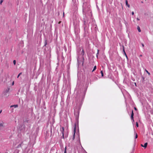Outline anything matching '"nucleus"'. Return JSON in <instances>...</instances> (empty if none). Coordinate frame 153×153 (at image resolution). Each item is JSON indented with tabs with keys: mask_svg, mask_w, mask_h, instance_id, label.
I'll return each mask as SVG.
<instances>
[{
	"mask_svg": "<svg viewBox=\"0 0 153 153\" xmlns=\"http://www.w3.org/2000/svg\"><path fill=\"white\" fill-rule=\"evenodd\" d=\"M125 56H126V57L127 58V59L128 58V57H127V56L126 54Z\"/></svg>",
	"mask_w": 153,
	"mask_h": 153,
	"instance_id": "nucleus-33",
	"label": "nucleus"
},
{
	"mask_svg": "<svg viewBox=\"0 0 153 153\" xmlns=\"http://www.w3.org/2000/svg\"><path fill=\"white\" fill-rule=\"evenodd\" d=\"M22 74V73H20L18 75V76H17V78H19V76Z\"/></svg>",
	"mask_w": 153,
	"mask_h": 153,
	"instance_id": "nucleus-22",
	"label": "nucleus"
},
{
	"mask_svg": "<svg viewBox=\"0 0 153 153\" xmlns=\"http://www.w3.org/2000/svg\"><path fill=\"white\" fill-rule=\"evenodd\" d=\"M18 107V105H12L10 106V108L14 107L15 108H17V107Z\"/></svg>",
	"mask_w": 153,
	"mask_h": 153,
	"instance_id": "nucleus-8",
	"label": "nucleus"
},
{
	"mask_svg": "<svg viewBox=\"0 0 153 153\" xmlns=\"http://www.w3.org/2000/svg\"><path fill=\"white\" fill-rule=\"evenodd\" d=\"M99 50H97V53L96 54V56H97V57H98V54H99Z\"/></svg>",
	"mask_w": 153,
	"mask_h": 153,
	"instance_id": "nucleus-17",
	"label": "nucleus"
},
{
	"mask_svg": "<svg viewBox=\"0 0 153 153\" xmlns=\"http://www.w3.org/2000/svg\"><path fill=\"white\" fill-rule=\"evenodd\" d=\"M52 151H52V150H51V152H50V153H51V152H52Z\"/></svg>",
	"mask_w": 153,
	"mask_h": 153,
	"instance_id": "nucleus-36",
	"label": "nucleus"
},
{
	"mask_svg": "<svg viewBox=\"0 0 153 153\" xmlns=\"http://www.w3.org/2000/svg\"><path fill=\"white\" fill-rule=\"evenodd\" d=\"M81 53H82V54H83V55L84 54V51L83 49L82 50Z\"/></svg>",
	"mask_w": 153,
	"mask_h": 153,
	"instance_id": "nucleus-19",
	"label": "nucleus"
},
{
	"mask_svg": "<svg viewBox=\"0 0 153 153\" xmlns=\"http://www.w3.org/2000/svg\"><path fill=\"white\" fill-rule=\"evenodd\" d=\"M23 126V128H25V126H23H23Z\"/></svg>",
	"mask_w": 153,
	"mask_h": 153,
	"instance_id": "nucleus-39",
	"label": "nucleus"
},
{
	"mask_svg": "<svg viewBox=\"0 0 153 153\" xmlns=\"http://www.w3.org/2000/svg\"><path fill=\"white\" fill-rule=\"evenodd\" d=\"M133 74H134V75H135V73H134Z\"/></svg>",
	"mask_w": 153,
	"mask_h": 153,
	"instance_id": "nucleus-45",
	"label": "nucleus"
},
{
	"mask_svg": "<svg viewBox=\"0 0 153 153\" xmlns=\"http://www.w3.org/2000/svg\"><path fill=\"white\" fill-rule=\"evenodd\" d=\"M24 122L27 123H31V121L28 118H26L24 120Z\"/></svg>",
	"mask_w": 153,
	"mask_h": 153,
	"instance_id": "nucleus-5",
	"label": "nucleus"
},
{
	"mask_svg": "<svg viewBox=\"0 0 153 153\" xmlns=\"http://www.w3.org/2000/svg\"><path fill=\"white\" fill-rule=\"evenodd\" d=\"M136 126H137V127H138V124L137 122L136 123Z\"/></svg>",
	"mask_w": 153,
	"mask_h": 153,
	"instance_id": "nucleus-24",
	"label": "nucleus"
},
{
	"mask_svg": "<svg viewBox=\"0 0 153 153\" xmlns=\"http://www.w3.org/2000/svg\"><path fill=\"white\" fill-rule=\"evenodd\" d=\"M47 44V42H46V41H45V43L44 46H45Z\"/></svg>",
	"mask_w": 153,
	"mask_h": 153,
	"instance_id": "nucleus-25",
	"label": "nucleus"
},
{
	"mask_svg": "<svg viewBox=\"0 0 153 153\" xmlns=\"http://www.w3.org/2000/svg\"><path fill=\"white\" fill-rule=\"evenodd\" d=\"M134 135H135V139H136L137 138V133L134 132Z\"/></svg>",
	"mask_w": 153,
	"mask_h": 153,
	"instance_id": "nucleus-11",
	"label": "nucleus"
},
{
	"mask_svg": "<svg viewBox=\"0 0 153 153\" xmlns=\"http://www.w3.org/2000/svg\"><path fill=\"white\" fill-rule=\"evenodd\" d=\"M74 115L76 116V119H78L79 117V112H76V111H74Z\"/></svg>",
	"mask_w": 153,
	"mask_h": 153,
	"instance_id": "nucleus-3",
	"label": "nucleus"
},
{
	"mask_svg": "<svg viewBox=\"0 0 153 153\" xmlns=\"http://www.w3.org/2000/svg\"><path fill=\"white\" fill-rule=\"evenodd\" d=\"M141 146L143 147H144V146H143V144H141Z\"/></svg>",
	"mask_w": 153,
	"mask_h": 153,
	"instance_id": "nucleus-32",
	"label": "nucleus"
},
{
	"mask_svg": "<svg viewBox=\"0 0 153 153\" xmlns=\"http://www.w3.org/2000/svg\"><path fill=\"white\" fill-rule=\"evenodd\" d=\"M9 91V88L7 89H6L5 91V92L6 93H7Z\"/></svg>",
	"mask_w": 153,
	"mask_h": 153,
	"instance_id": "nucleus-20",
	"label": "nucleus"
},
{
	"mask_svg": "<svg viewBox=\"0 0 153 153\" xmlns=\"http://www.w3.org/2000/svg\"><path fill=\"white\" fill-rule=\"evenodd\" d=\"M3 0H1L0 2V4H2V3L3 2Z\"/></svg>",
	"mask_w": 153,
	"mask_h": 153,
	"instance_id": "nucleus-26",
	"label": "nucleus"
},
{
	"mask_svg": "<svg viewBox=\"0 0 153 153\" xmlns=\"http://www.w3.org/2000/svg\"><path fill=\"white\" fill-rule=\"evenodd\" d=\"M79 142H80V138H79Z\"/></svg>",
	"mask_w": 153,
	"mask_h": 153,
	"instance_id": "nucleus-40",
	"label": "nucleus"
},
{
	"mask_svg": "<svg viewBox=\"0 0 153 153\" xmlns=\"http://www.w3.org/2000/svg\"><path fill=\"white\" fill-rule=\"evenodd\" d=\"M125 24L126 25V24L127 23H126V21L125 20Z\"/></svg>",
	"mask_w": 153,
	"mask_h": 153,
	"instance_id": "nucleus-35",
	"label": "nucleus"
},
{
	"mask_svg": "<svg viewBox=\"0 0 153 153\" xmlns=\"http://www.w3.org/2000/svg\"><path fill=\"white\" fill-rule=\"evenodd\" d=\"M14 85V82H13L12 83V85Z\"/></svg>",
	"mask_w": 153,
	"mask_h": 153,
	"instance_id": "nucleus-37",
	"label": "nucleus"
},
{
	"mask_svg": "<svg viewBox=\"0 0 153 153\" xmlns=\"http://www.w3.org/2000/svg\"><path fill=\"white\" fill-rule=\"evenodd\" d=\"M1 112H2V110H1V111H0V114H1Z\"/></svg>",
	"mask_w": 153,
	"mask_h": 153,
	"instance_id": "nucleus-34",
	"label": "nucleus"
},
{
	"mask_svg": "<svg viewBox=\"0 0 153 153\" xmlns=\"http://www.w3.org/2000/svg\"><path fill=\"white\" fill-rule=\"evenodd\" d=\"M96 68H97V67H96V65H95L94 67V68H93V70L92 71V72H93L96 69Z\"/></svg>",
	"mask_w": 153,
	"mask_h": 153,
	"instance_id": "nucleus-13",
	"label": "nucleus"
},
{
	"mask_svg": "<svg viewBox=\"0 0 153 153\" xmlns=\"http://www.w3.org/2000/svg\"><path fill=\"white\" fill-rule=\"evenodd\" d=\"M133 80L134 81V79H133Z\"/></svg>",
	"mask_w": 153,
	"mask_h": 153,
	"instance_id": "nucleus-44",
	"label": "nucleus"
},
{
	"mask_svg": "<svg viewBox=\"0 0 153 153\" xmlns=\"http://www.w3.org/2000/svg\"><path fill=\"white\" fill-rule=\"evenodd\" d=\"M134 109L135 110H137V109H136V108H134Z\"/></svg>",
	"mask_w": 153,
	"mask_h": 153,
	"instance_id": "nucleus-38",
	"label": "nucleus"
},
{
	"mask_svg": "<svg viewBox=\"0 0 153 153\" xmlns=\"http://www.w3.org/2000/svg\"><path fill=\"white\" fill-rule=\"evenodd\" d=\"M3 126L2 123H0V126L1 127Z\"/></svg>",
	"mask_w": 153,
	"mask_h": 153,
	"instance_id": "nucleus-23",
	"label": "nucleus"
},
{
	"mask_svg": "<svg viewBox=\"0 0 153 153\" xmlns=\"http://www.w3.org/2000/svg\"><path fill=\"white\" fill-rule=\"evenodd\" d=\"M13 63L15 65H16V61L15 60H14L13 61Z\"/></svg>",
	"mask_w": 153,
	"mask_h": 153,
	"instance_id": "nucleus-21",
	"label": "nucleus"
},
{
	"mask_svg": "<svg viewBox=\"0 0 153 153\" xmlns=\"http://www.w3.org/2000/svg\"><path fill=\"white\" fill-rule=\"evenodd\" d=\"M67 147L65 146V150L64 151V153H67L66 152Z\"/></svg>",
	"mask_w": 153,
	"mask_h": 153,
	"instance_id": "nucleus-14",
	"label": "nucleus"
},
{
	"mask_svg": "<svg viewBox=\"0 0 153 153\" xmlns=\"http://www.w3.org/2000/svg\"><path fill=\"white\" fill-rule=\"evenodd\" d=\"M57 151H57V152H56V153H58V152Z\"/></svg>",
	"mask_w": 153,
	"mask_h": 153,
	"instance_id": "nucleus-41",
	"label": "nucleus"
},
{
	"mask_svg": "<svg viewBox=\"0 0 153 153\" xmlns=\"http://www.w3.org/2000/svg\"><path fill=\"white\" fill-rule=\"evenodd\" d=\"M146 73L148 74L149 75H150V74L149 72H148V71L146 70Z\"/></svg>",
	"mask_w": 153,
	"mask_h": 153,
	"instance_id": "nucleus-16",
	"label": "nucleus"
},
{
	"mask_svg": "<svg viewBox=\"0 0 153 153\" xmlns=\"http://www.w3.org/2000/svg\"><path fill=\"white\" fill-rule=\"evenodd\" d=\"M134 114L133 113V110H132L131 118V119L132 120L133 122H134V117H133Z\"/></svg>",
	"mask_w": 153,
	"mask_h": 153,
	"instance_id": "nucleus-4",
	"label": "nucleus"
},
{
	"mask_svg": "<svg viewBox=\"0 0 153 153\" xmlns=\"http://www.w3.org/2000/svg\"><path fill=\"white\" fill-rule=\"evenodd\" d=\"M61 131L62 133V136L64 137V128L63 127H62V128L61 129Z\"/></svg>",
	"mask_w": 153,
	"mask_h": 153,
	"instance_id": "nucleus-7",
	"label": "nucleus"
},
{
	"mask_svg": "<svg viewBox=\"0 0 153 153\" xmlns=\"http://www.w3.org/2000/svg\"><path fill=\"white\" fill-rule=\"evenodd\" d=\"M76 125H75V126L74 127V134L73 137V140L75 138V132H76Z\"/></svg>",
	"mask_w": 153,
	"mask_h": 153,
	"instance_id": "nucleus-6",
	"label": "nucleus"
},
{
	"mask_svg": "<svg viewBox=\"0 0 153 153\" xmlns=\"http://www.w3.org/2000/svg\"><path fill=\"white\" fill-rule=\"evenodd\" d=\"M142 45L143 47H144V45L143 44H142Z\"/></svg>",
	"mask_w": 153,
	"mask_h": 153,
	"instance_id": "nucleus-29",
	"label": "nucleus"
},
{
	"mask_svg": "<svg viewBox=\"0 0 153 153\" xmlns=\"http://www.w3.org/2000/svg\"><path fill=\"white\" fill-rule=\"evenodd\" d=\"M123 53H124V54H125V55H126V52H125V50H124V46H123Z\"/></svg>",
	"mask_w": 153,
	"mask_h": 153,
	"instance_id": "nucleus-15",
	"label": "nucleus"
},
{
	"mask_svg": "<svg viewBox=\"0 0 153 153\" xmlns=\"http://www.w3.org/2000/svg\"><path fill=\"white\" fill-rule=\"evenodd\" d=\"M140 56H142V55H140Z\"/></svg>",
	"mask_w": 153,
	"mask_h": 153,
	"instance_id": "nucleus-42",
	"label": "nucleus"
},
{
	"mask_svg": "<svg viewBox=\"0 0 153 153\" xmlns=\"http://www.w3.org/2000/svg\"><path fill=\"white\" fill-rule=\"evenodd\" d=\"M137 20H138V21H139V20H140V19H139V18H137Z\"/></svg>",
	"mask_w": 153,
	"mask_h": 153,
	"instance_id": "nucleus-30",
	"label": "nucleus"
},
{
	"mask_svg": "<svg viewBox=\"0 0 153 153\" xmlns=\"http://www.w3.org/2000/svg\"><path fill=\"white\" fill-rule=\"evenodd\" d=\"M137 29L138 30V31L139 32H141V30L140 29V28L139 26H138L137 27Z\"/></svg>",
	"mask_w": 153,
	"mask_h": 153,
	"instance_id": "nucleus-10",
	"label": "nucleus"
},
{
	"mask_svg": "<svg viewBox=\"0 0 153 153\" xmlns=\"http://www.w3.org/2000/svg\"><path fill=\"white\" fill-rule=\"evenodd\" d=\"M147 143H145L144 145H143L144 146V147L145 148L146 147H147Z\"/></svg>",
	"mask_w": 153,
	"mask_h": 153,
	"instance_id": "nucleus-12",
	"label": "nucleus"
},
{
	"mask_svg": "<svg viewBox=\"0 0 153 153\" xmlns=\"http://www.w3.org/2000/svg\"><path fill=\"white\" fill-rule=\"evenodd\" d=\"M83 98V97L82 96L80 97L79 99V102H76V105H78L79 104L80 105H81L82 104V101Z\"/></svg>",
	"mask_w": 153,
	"mask_h": 153,
	"instance_id": "nucleus-2",
	"label": "nucleus"
},
{
	"mask_svg": "<svg viewBox=\"0 0 153 153\" xmlns=\"http://www.w3.org/2000/svg\"><path fill=\"white\" fill-rule=\"evenodd\" d=\"M135 85H136V83H135Z\"/></svg>",
	"mask_w": 153,
	"mask_h": 153,
	"instance_id": "nucleus-46",
	"label": "nucleus"
},
{
	"mask_svg": "<svg viewBox=\"0 0 153 153\" xmlns=\"http://www.w3.org/2000/svg\"><path fill=\"white\" fill-rule=\"evenodd\" d=\"M126 5L128 7H130V5L128 3V1L127 0H126Z\"/></svg>",
	"mask_w": 153,
	"mask_h": 153,
	"instance_id": "nucleus-9",
	"label": "nucleus"
},
{
	"mask_svg": "<svg viewBox=\"0 0 153 153\" xmlns=\"http://www.w3.org/2000/svg\"><path fill=\"white\" fill-rule=\"evenodd\" d=\"M134 150V148L133 150ZM131 153H134V150H133V151L132 152H131Z\"/></svg>",
	"mask_w": 153,
	"mask_h": 153,
	"instance_id": "nucleus-31",
	"label": "nucleus"
},
{
	"mask_svg": "<svg viewBox=\"0 0 153 153\" xmlns=\"http://www.w3.org/2000/svg\"><path fill=\"white\" fill-rule=\"evenodd\" d=\"M142 78L143 79V80H144L145 78L143 76H142Z\"/></svg>",
	"mask_w": 153,
	"mask_h": 153,
	"instance_id": "nucleus-28",
	"label": "nucleus"
},
{
	"mask_svg": "<svg viewBox=\"0 0 153 153\" xmlns=\"http://www.w3.org/2000/svg\"><path fill=\"white\" fill-rule=\"evenodd\" d=\"M83 12L86 13L87 12H90V5L88 1H84L82 6Z\"/></svg>",
	"mask_w": 153,
	"mask_h": 153,
	"instance_id": "nucleus-1",
	"label": "nucleus"
},
{
	"mask_svg": "<svg viewBox=\"0 0 153 153\" xmlns=\"http://www.w3.org/2000/svg\"><path fill=\"white\" fill-rule=\"evenodd\" d=\"M101 75L102 76H103V71H101Z\"/></svg>",
	"mask_w": 153,
	"mask_h": 153,
	"instance_id": "nucleus-18",
	"label": "nucleus"
},
{
	"mask_svg": "<svg viewBox=\"0 0 153 153\" xmlns=\"http://www.w3.org/2000/svg\"><path fill=\"white\" fill-rule=\"evenodd\" d=\"M133 80L134 81V79H133Z\"/></svg>",
	"mask_w": 153,
	"mask_h": 153,
	"instance_id": "nucleus-43",
	"label": "nucleus"
},
{
	"mask_svg": "<svg viewBox=\"0 0 153 153\" xmlns=\"http://www.w3.org/2000/svg\"><path fill=\"white\" fill-rule=\"evenodd\" d=\"M131 14L132 15H134V11H132L131 13Z\"/></svg>",
	"mask_w": 153,
	"mask_h": 153,
	"instance_id": "nucleus-27",
	"label": "nucleus"
}]
</instances>
